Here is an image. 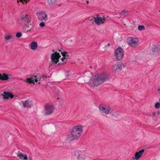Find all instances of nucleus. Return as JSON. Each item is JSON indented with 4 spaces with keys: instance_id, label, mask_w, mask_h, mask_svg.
I'll list each match as a JSON object with an SVG mask.
<instances>
[{
    "instance_id": "1",
    "label": "nucleus",
    "mask_w": 160,
    "mask_h": 160,
    "mask_svg": "<svg viewBox=\"0 0 160 160\" xmlns=\"http://www.w3.org/2000/svg\"><path fill=\"white\" fill-rule=\"evenodd\" d=\"M109 78V74L107 73H99L92 77L88 84L91 87L98 86L105 81L108 80Z\"/></svg>"
},
{
    "instance_id": "2",
    "label": "nucleus",
    "mask_w": 160,
    "mask_h": 160,
    "mask_svg": "<svg viewBox=\"0 0 160 160\" xmlns=\"http://www.w3.org/2000/svg\"><path fill=\"white\" fill-rule=\"evenodd\" d=\"M82 131V127L81 125H78L74 127L71 134L68 135V138L70 141L78 138L81 135Z\"/></svg>"
},
{
    "instance_id": "3",
    "label": "nucleus",
    "mask_w": 160,
    "mask_h": 160,
    "mask_svg": "<svg viewBox=\"0 0 160 160\" xmlns=\"http://www.w3.org/2000/svg\"><path fill=\"white\" fill-rule=\"evenodd\" d=\"M42 78H47V76H46L43 75L42 77H41L39 75H34L32 76L30 78H28L26 81L27 82L29 83H33L34 84L35 82L38 84H40V81H41Z\"/></svg>"
},
{
    "instance_id": "4",
    "label": "nucleus",
    "mask_w": 160,
    "mask_h": 160,
    "mask_svg": "<svg viewBox=\"0 0 160 160\" xmlns=\"http://www.w3.org/2000/svg\"><path fill=\"white\" fill-rule=\"evenodd\" d=\"M31 20L30 16L28 14H25L21 16L19 21L22 26H25L27 28L29 27L28 24H29Z\"/></svg>"
},
{
    "instance_id": "5",
    "label": "nucleus",
    "mask_w": 160,
    "mask_h": 160,
    "mask_svg": "<svg viewBox=\"0 0 160 160\" xmlns=\"http://www.w3.org/2000/svg\"><path fill=\"white\" fill-rule=\"evenodd\" d=\"M53 53L51 55V60L52 62L50 64V65L52 66L54 64H56L59 62V59L61 58V55L59 53L57 52H54V50H53Z\"/></svg>"
},
{
    "instance_id": "6",
    "label": "nucleus",
    "mask_w": 160,
    "mask_h": 160,
    "mask_svg": "<svg viewBox=\"0 0 160 160\" xmlns=\"http://www.w3.org/2000/svg\"><path fill=\"white\" fill-rule=\"evenodd\" d=\"M98 108L101 113L107 115L109 114L111 109L109 105L102 104L99 105Z\"/></svg>"
},
{
    "instance_id": "7",
    "label": "nucleus",
    "mask_w": 160,
    "mask_h": 160,
    "mask_svg": "<svg viewBox=\"0 0 160 160\" xmlns=\"http://www.w3.org/2000/svg\"><path fill=\"white\" fill-rule=\"evenodd\" d=\"M54 110L55 108L53 105L47 104L45 106L44 114L46 115L51 114Z\"/></svg>"
},
{
    "instance_id": "8",
    "label": "nucleus",
    "mask_w": 160,
    "mask_h": 160,
    "mask_svg": "<svg viewBox=\"0 0 160 160\" xmlns=\"http://www.w3.org/2000/svg\"><path fill=\"white\" fill-rule=\"evenodd\" d=\"M123 50L120 47H118L115 51V55L118 60H120L122 58L123 56Z\"/></svg>"
},
{
    "instance_id": "9",
    "label": "nucleus",
    "mask_w": 160,
    "mask_h": 160,
    "mask_svg": "<svg viewBox=\"0 0 160 160\" xmlns=\"http://www.w3.org/2000/svg\"><path fill=\"white\" fill-rule=\"evenodd\" d=\"M125 66L124 64L119 63L118 64L114 65L112 68V70L113 72L115 73L118 72L120 71L122 68H124Z\"/></svg>"
},
{
    "instance_id": "10",
    "label": "nucleus",
    "mask_w": 160,
    "mask_h": 160,
    "mask_svg": "<svg viewBox=\"0 0 160 160\" xmlns=\"http://www.w3.org/2000/svg\"><path fill=\"white\" fill-rule=\"evenodd\" d=\"M75 156L78 160H83L86 158V156L84 152L79 150L75 151Z\"/></svg>"
},
{
    "instance_id": "11",
    "label": "nucleus",
    "mask_w": 160,
    "mask_h": 160,
    "mask_svg": "<svg viewBox=\"0 0 160 160\" xmlns=\"http://www.w3.org/2000/svg\"><path fill=\"white\" fill-rule=\"evenodd\" d=\"M105 21V18H101L99 15H97L96 17H94V22L97 25L102 24Z\"/></svg>"
},
{
    "instance_id": "12",
    "label": "nucleus",
    "mask_w": 160,
    "mask_h": 160,
    "mask_svg": "<svg viewBox=\"0 0 160 160\" xmlns=\"http://www.w3.org/2000/svg\"><path fill=\"white\" fill-rule=\"evenodd\" d=\"M37 15L39 20L42 21L43 20H47L46 13L42 12L37 13Z\"/></svg>"
},
{
    "instance_id": "13",
    "label": "nucleus",
    "mask_w": 160,
    "mask_h": 160,
    "mask_svg": "<svg viewBox=\"0 0 160 160\" xmlns=\"http://www.w3.org/2000/svg\"><path fill=\"white\" fill-rule=\"evenodd\" d=\"M128 43L132 47H134L137 45L138 40L134 38L129 37L128 38Z\"/></svg>"
},
{
    "instance_id": "14",
    "label": "nucleus",
    "mask_w": 160,
    "mask_h": 160,
    "mask_svg": "<svg viewBox=\"0 0 160 160\" xmlns=\"http://www.w3.org/2000/svg\"><path fill=\"white\" fill-rule=\"evenodd\" d=\"M3 93L4 94H2L1 96H3V98L4 99H8L9 98H13V95L9 92H4Z\"/></svg>"
},
{
    "instance_id": "15",
    "label": "nucleus",
    "mask_w": 160,
    "mask_h": 160,
    "mask_svg": "<svg viewBox=\"0 0 160 160\" xmlns=\"http://www.w3.org/2000/svg\"><path fill=\"white\" fill-rule=\"evenodd\" d=\"M9 76H11V75H9L5 73H0V80L6 81L11 80V78Z\"/></svg>"
},
{
    "instance_id": "16",
    "label": "nucleus",
    "mask_w": 160,
    "mask_h": 160,
    "mask_svg": "<svg viewBox=\"0 0 160 160\" xmlns=\"http://www.w3.org/2000/svg\"><path fill=\"white\" fill-rule=\"evenodd\" d=\"M144 151V150L142 149L139 151L136 152L135 153L134 158L136 160H138L142 155Z\"/></svg>"
},
{
    "instance_id": "17",
    "label": "nucleus",
    "mask_w": 160,
    "mask_h": 160,
    "mask_svg": "<svg viewBox=\"0 0 160 160\" xmlns=\"http://www.w3.org/2000/svg\"><path fill=\"white\" fill-rule=\"evenodd\" d=\"M30 46L32 49L33 50H36L38 47V43L36 42H32L31 43Z\"/></svg>"
},
{
    "instance_id": "18",
    "label": "nucleus",
    "mask_w": 160,
    "mask_h": 160,
    "mask_svg": "<svg viewBox=\"0 0 160 160\" xmlns=\"http://www.w3.org/2000/svg\"><path fill=\"white\" fill-rule=\"evenodd\" d=\"M22 103L23 107H24L29 108L31 107L30 102L29 100L22 101Z\"/></svg>"
},
{
    "instance_id": "19",
    "label": "nucleus",
    "mask_w": 160,
    "mask_h": 160,
    "mask_svg": "<svg viewBox=\"0 0 160 160\" xmlns=\"http://www.w3.org/2000/svg\"><path fill=\"white\" fill-rule=\"evenodd\" d=\"M18 156L21 159L25 160L28 159V157L26 154L24 155L21 153L19 154H18Z\"/></svg>"
},
{
    "instance_id": "20",
    "label": "nucleus",
    "mask_w": 160,
    "mask_h": 160,
    "mask_svg": "<svg viewBox=\"0 0 160 160\" xmlns=\"http://www.w3.org/2000/svg\"><path fill=\"white\" fill-rule=\"evenodd\" d=\"M152 51L153 52H159L160 51V47L154 46L152 48Z\"/></svg>"
},
{
    "instance_id": "21",
    "label": "nucleus",
    "mask_w": 160,
    "mask_h": 160,
    "mask_svg": "<svg viewBox=\"0 0 160 160\" xmlns=\"http://www.w3.org/2000/svg\"><path fill=\"white\" fill-rule=\"evenodd\" d=\"M57 0H48V3L49 5H52L55 3Z\"/></svg>"
},
{
    "instance_id": "22",
    "label": "nucleus",
    "mask_w": 160,
    "mask_h": 160,
    "mask_svg": "<svg viewBox=\"0 0 160 160\" xmlns=\"http://www.w3.org/2000/svg\"><path fill=\"white\" fill-rule=\"evenodd\" d=\"M128 12V11L125 10H122L120 13V15L121 16H125L126 13Z\"/></svg>"
},
{
    "instance_id": "23",
    "label": "nucleus",
    "mask_w": 160,
    "mask_h": 160,
    "mask_svg": "<svg viewBox=\"0 0 160 160\" xmlns=\"http://www.w3.org/2000/svg\"><path fill=\"white\" fill-rule=\"evenodd\" d=\"M138 28L139 30H142L145 29L144 26L142 25L138 26Z\"/></svg>"
},
{
    "instance_id": "24",
    "label": "nucleus",
    "mask_w": 160,
    "mask_h": 160,
    "mask_svg": "<svg viewBox=\"0 0 160 160\" xmlns=\"http://www.w3.org/2000/svg\"><path fill=\"white\" fill-rule=\"evenodd\" d=\"M61 53L64 57L68 56V53L66 52H61Z\"/></svg>"
},
{
    "instance_id": "25",
    "label": "nucleus",
    "mask_w": 160,
    "mask_h": 160,
    "mask_svg": "<svg viewBox=\"0 0 160 160\" xmlns=\"http://www.w3.org/2000/svg\"><path fill=\"white\" fill-rule=\"evenodd\" d=\"M155 107L156 108H159L160 107V103L159 102H157L155 105Z\"/></svg>"
},
{
    "instance_id": "26",
    "label": "nucleus",
    "mask_w": 160,
    "mask_h": 160,
    "mask_svg": "<svg viewBox=\"0 0 160 160\" xmlns=\"http://www.w3.org/2000/svg\"><path fill=\"white\" fill-rule=\"evenodd\" d=\"M12 38V36L10 35H7L5 37V39L6 40H10Z\"/></svg>"
},
{
    "instance_id": "27",
    "label": "nucleus",
    "mask_w": 160,
    "mask_h": 160,
    "mask_svg": "<svg viewBox=\"0 0 160 160\" xmlns=\"http://www.w3.org/2000/svg\"><path fill=\"white\" fill-rule=\"evenodd\" d=\"M22 35V33L20 32H18L16 34V36L17 38H20Z\"/></svg>"
},
{
    "instance_id": "28",
    "label": "nucleus",
    "mask_w": 160,
    "mask_h": 160,
    "mask_svg": "<svg viewBox=\"0 0 160 160\" xmlns=\"http://www.w3.org/2000/svg\"><path fill=\"white\" fill-rule=\"evenodd\" d=\"M39 25L41 27H43L45 26V24L44 22H42L39 23Z\"/></svg>"
},
{
    "instance_id": "29",
    "label": "nucleus",
    "mask_w": 160,
    "mask_h": 160,
    "mask_svg": "<svg viewBox=\"0 0 160 160\" xmlns=\"http://www.w3.org/2000/svg\"><path fill=\"white\" fill-rule=\"evenodd\" d=\"M89 20L90 22H94V17H90L89 18Z\"/></svg>"
},
{
    "instance_id": "30",
    "label": "nucleus",
    "mask_w": 160,
    "mask_h": 160,
    "mask_svg": "<svg viewBox=\"0 0 160 160\" xmlns=\"http://www.w3.org/2000/svg\"><path fill=\"white\" fill-rule=\"evenodd\" d=\"M65 75L66 77H68L70 74V72L67 71H66L65 72Z\"/></svg>"
},
{
    "instance_id": "31",
    "label": "nucleus",
    "mask_w": 160,
    "mask_h": 160,
    "mask_svg": "<svg viewBox=\"0 0 160 160\" xmlns=\"http://www.w3.org/2000/svg\"><path fill=\"white\" fill-rule=\"evenodd\" d=\"M61 60L62 62H66L67 61V59L66 58L64 57L61 58Z\"/></svg>"
},
{
    "instance_id": "32",
    "label": "nucleus",
    "mask_w": 160,
    "mask_h": 160,
    "mask_svg": "<svg viewBox=\"0 0 160 160\" xmlns=\"http://www.w3.org/2000/svg\"><path fill=\"white\" fill-rule=\"evenodd\" d=\"M155 113L154 112H152V117L153 118V119H154V117L155 116Z\"/></svg>"
},
{
    "instance_id": "33",
    "label": "nucleus",
    "mask_w": 160,
    "mask_h": 160,
    "mask_svg": "<svg viewBox=\"0 0 160 160\" xmlns=\"http://www.w3.org/2000/svg\"><path fill=\"white\" fill-rule=\"evenodd\" d=\"M147 115L148 116L151 117L152 116V113H147Z\"/></svg>"
},
{
    "instance_id": "34",
    "label": "nucleus",
    "mask_w": 160,
    "mask_h": 160,
    "mask_svg": "<svg viewBox=\"0 0 160 160\" xmlns=\"http://www.w3.org/2000/svg\"><path fill=\"white\" fill-rule=\"evenodd\" d=\"M33 30V29H32V28H31L29 30L27 29V32H28V31L31 32Z\"/></svg>"
},
{
    "instance_id": "35",
    "label": "nucleus",
    "mask_w": 160,
    "mask_h": 160,
    "mask_svg": "<svg viewBox=\"0 0 160 160\" xmlns=\"http://www.w3.org/2000/svg\"><path fill=\"white\" fill-rule=\"evenodd\" d=\"M158 91L160 93V87H158Z\"/></svg>"
},
{
    "instance_id": "36",
    "label": "nucleus",
    "mask_w": 160,
    "mask_h": 160,
    "mask_svg": "<svg viewBox=\"0 0 160 160\" xmlns=\"http://www.w3.org/2000/svg\"><path fill=\"white\" fill-rule=\"evenodd\" d=\"M110 45H111V44H110V43H108V44L107 46H110Z\"/></svg>"
},
{
    "instance_id": "37",
    "label": "nucleus",
    "mask_w": 160,
    "mask_h": 160,
    "mask_svg": "<svg viewBox=\"0 0 160 160\" xmlns=\"http://www.w3.org/2000/svg\"><path fill=\"white\" fill-rule=\"evenodd\" d=\"M61 63H61V62L59 63H58V64L59 65H61Z\"/></svg>"
},
{
    "instance_id": "38",
    "label": "nucleus",
    "mask_w": 160,
    "mask_h": 160,
    "mask_svg": "<svg viewBox=\"0 0 160 160\" xmlns=\"http://www.w3.org/2000/svg\"><path fill=\"white\" fill-rule=\"evenodd\" d=\"M86 2L87 4H88L89 3V2L88 1H87Z\"/></svg>"
},
{
    "instance_id": "39",
    "label": "nucleus",
    "mask_w": 160,
    "mask_h": 160,
    "mask_svg": "<svg viewBox=\"0 0 160 160\" xmlns=\"http://www.w3.org/2000/svg\"><path fill=\"white\" fill-rule=\"evenodd\" d=\"M133 158V159H132V160H134V159H135L134 158V157H133V158Z\"/></svg>"
},
{
    "instance_id": "40",
    "label": "nucleus",
    "mask_w": 160,
    "mask_h": 160,
    "mask_svg": "<svg viewBox=\"0 0 160 160\" xmlns=\"http://www.w3.org/2000/svg\"><path fill=\"white\" fill-rule=\"evenodd\" d=\"M29 160H32V158H29Z\"/></svg>"
},
{
    "instance_id": "41",
    "label": "nucleus",
    "mask_w": 160,
    "mask_h": 160,
    "mask_svg": "<svg viewBox=\"0 0 160 160\" xmlns=\"http://www.w3.org/2000/svg\"><path fill=\"white\" fill-rule=\"evenodd\" d=\"M58 50L60 52L61 51V50H60V49H58Z\"/></svg>"
},
{
    "instance_id": "42",
    "label": "nucleus",
    "mask_w": 160,
    "mask_h": 160,
    "mask_svg": "<svg viewBox=\"0 0 160 160\" xmlns=\"http://www.w3.org/2000/svg\"><path fill=\"white\" fill-rule=\"evenodd\" d=\"M112 113V112H111L110 113V114H111Z\"/></svg>"
}]
</instances>
